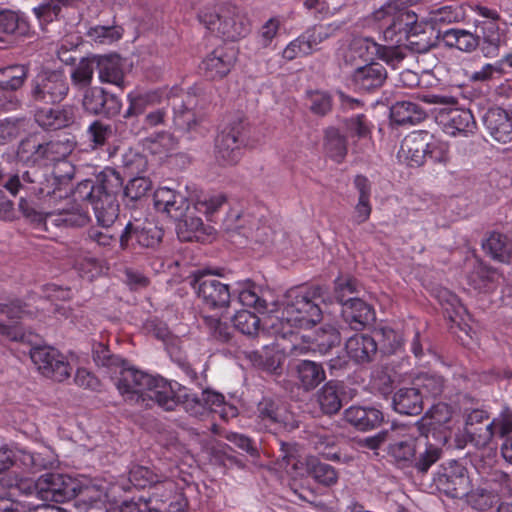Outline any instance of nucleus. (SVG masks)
I'll use <instances>...</instances> for the list:
<instances>
[{
    "label": "nucleus",
    "instance_id": "1",
    "mask_svg": "<svg viewBox=\"0 0 512 512\" xmlns=\"http://www.w3.org/2000/svg\"><path fill=\"white\" fill-rule=\"evenodd\" d=\"M103 366L118 367L119 377L115 385L124 401L142 408H152L155 404L166 411H173L179 405L191 416L207 414V402L201 395L188 393L186 387L176 381H168L161 376H153L129 367L128 363L114 355L104 358Z\"/></svg>",
    "mask_w": 512,
    "mask_h": 512
},
{
    "label": "nucleus",
    "instance_id": "2",
    "mask_svg": "<svg viewBox=\"0 0 512 512\" xmlns=\"http://www.w3.org/2000/svg\"><path fill=\"white\" fill-rule=\"evenodd\" d=\"M123 188V179L112 168L100 172L95 180L85 179L77 184L72 192V200L58 211L48 212L44 224L57 227H83L90 221L87 204L94 211L98 225L109 227L119 216L118 195Z\"/></svg>",
    "mask_w": 512,
    "mask_h": 512
},
{
    "label": "nucleus",
    "instance_id": "3",
    "mask_svg": "<svg viewBox=\"0 0 512 512\" xmlns=\"http://www.w3.org/2000/svg\"><path fill=\"white\" fill-rule=\"evenodd\" d=\"M416 0H389L373 13V19L382 31L383 39L388 44H404L405 48L421 53L429 48L423 22L404 5L413 4Z\"/></svg>",
    "mask_w": 512,
    "mask_h": 512
},
{
    "label": "nucleus",
    "instance_id": "4",
    "mask_svg": "<svg viewBox=\"0 0 512 512\" xmlns=\"http://www.w3.org/2000/svg\"><path fill=\"white\" fill-rule=\"evenodd\" d=\"M400 431L401 438L389 444L388 454L399 467L413 466L418 472L426 473L440 459L442 449L429 443L420 422Z\"/></svg>",
    "mask_w": 512,
    "mask_h": 512
},
{
    "label": "nucleus",
    "instance_id": "5",
    "mask_svg": "<svg viewBox=\"0 0 512 512\" xmlns=\"http://www.w3.org/2000/svg\"><path fill=\"white\" fill-rule=\"evenodd\" d=\"M320 291L319 287L298 286L286 292L280 316H277L284 336L292 334L293 328L309 329L321 321Z\"/></svg>",
    "mask_w": 512,
    "mask_h": 512
},
{
    "label": "nucleus",
    "instance_id": "6",
    "mask_svg": "<svg viewBox=\"0 0 512 512\" xmlns=\"http://www.w3.org/2000/svg\"><path fill=\"white\" fill-rule=\"evenodd\" d=\"M74 174L75 167L67 159L53 163L52 170L32 167L23 173V179L28 183L27 195L49 203L65 198Z\"/></svg>",
    "mask_w": 512,
    "mask_h": 512
},
{
    "label": "nucleus",
    "instance_id": "7",
    "mask_svg": "<svg viewBox=\"0 0 512 512\" xmlns=\"http://www.w3.org/2000/svg\"><path fill=\"white\" fill-rule=\"evenodd\" d=\"M197 19L211 34L224 41L235 42L246 37L251 27L247 15L232 4L205 6L198 11Z\"/></svg>",
    "mask_w": 512,
    "mask_h": 512
},
{
    "label": "nucleus",
    "instance_id": "8",
    "mask_svg": "<svg viewBox=\"0 0 512 512\" xmlns=\"http://www.w3.org/2000/svg\"><path fill=\"white\" fill-rule=\"evenodd\" d=\"M423 101L443 106L437 114L436 120L445 134L453 137H468L476 132L477 123L473 113L469 109L455 107L458 103L455 97L427 94L424 95Z\"/></svg>",
    "mask_w": 512,
    "mask_h": 512
},
{
    "label": "nucleus",
    "instance_id": "9",
    "mask_svg": "<svg viewBox=\"0 0 512 512\" xmlns=\"http://www.w3.org/2000/svg\"><path fill=\"white\" fill-rule=\"evenodd\" d=\"M356 292V280L338 277L335 281V298L342 304V315L351 329L359 331L375 320L371 305L357 297H348Z\"/></svg>",
    "mask_w": 512,
    "mask_h": 512
},
{
    "label": "nucleus",
    "instance_id": "10",
    "mask_svg": "<svg viewBox=\"0 0 512 512\" xmlns=\"http://www.w3.org/2000/svg\"><path fill=\"white\" fill-rule=\"evenodd\" d=\"M39 498L62 503L80 497L85 501L92 488L81 480L58 473H45L36 482Z\"/></svg>",
    "mask_w": 512,
    "mask_h": 512
},
{
    "label": "nucleus",
    "instance_id": "11",
    "mask_svg": "<svg viewBox=\"0 0 512 512\" xmlns=\"http://www.w3.org/2000/svg\"><path fill=\"white\" fill-rule=\"evenodd\" d=\"M248 132V124L241 117L221 130L215 141V157L220 165L231 166L240 161L243 148L249 145Z\"/></svg>",
    "mask_w": 512,
    "mask_h": 512
},
{
    "label": "nucleus",
    "instance_id": "12",
    "mask_svg": "<svg viewBox=\"0 0 512 512\" xmlns=\"http://www.w3.org/2000/svg\"><path fill=\"white\" fill-rule=\"evenodd\" d=\"M75 146L76 141L74 137L70 136L43 144L37 143L34 138H26L20 142L17 154L22 160L47 166L67 159Z\"/></svg>",
    "mask_w": 512,
    "mask_h": 512
},
{
    "label": "nucleus",
    "instance_id": "13",
    "mask_svg": "<svg viewBox=\"0 0 512 512\" xmlns=\"http://www.w3.org/2000/svg\"><path fill=\"white\" fill-rule=\"evenodd\" d=\"M511 493V478L506 472L495 470L477 488L467 490V502L478 511H486L502 497Z\"/></svg>",
    "mask_w": 512,
    "mask_h": 512
},
{
    "label": "nucleus",
    "instance_id": "14",
    "mask_svg": "<svg viewBox=\"0 0 512 512\" xmlns=\"http://www.w3.org/2000/svg\"><path fill=\"white\" fill-rule=\"evenodd\" d=\"M69 83L61 70L43 71L31 83V98L37 103L58 104L69 93Z\"/></svg>",
    "mask_w": 512,
    "mask_h": 512
},
{
    "label": "nucleus",
    "instance_id": "15",
    "mask_svg": "<svg viewBox=\"0 0 512 512\" xmlns=\"http://www.w3.org/2000/svg\"><path fill=\"white\" fill-rule=\"evenodd\" d=\"M30 358L39 373L46 378L63 382L71 376L72 367L69 361L54 347H33L30 350Z\"/></svg>",
    "mask_w": 512,
    "mask_h": 512
},
{
    "label": "nucleus",
    "instance_id": "16",
    "mask_svg": "<svg viewBox=\"0 0 512 512\" xmlns=\"http://www.w3.org/2000/svg\"><path fill=\"white\" fill-rule=\"evenodd\" d=\"M192 287L196 290L198 297L210 308H224L230 303L229 286L215 278L210 270L198 271L194 276Z\"/></svg>",
    "mask_w": 512,
    "mask_h": 512
},
{
    "label": "nucleus",
    "instance_id": "17",
    "mask_svg": "<svg viewBox=\"0 0 512 512\" xmlns=\"http://www.w3.org/2000/svg\"><path fill=\"white\" fill-rule=\"evenodd\" d=\"M182 93V89L173 86L168 89L159 87L154 89L136 88L127 94L128 107L124 112V118L129 119L142 115L147 108L160 104L165 98L176 99Z\"/></svg>",
    "mask_w": 512,
    "mask_h": 512
},
{
    "label": "nucleus",
    "instance_id": "18",
    "mask_svg": "<svg viewBox=\"0 0 512 512\" xmlns=\"http://www.w3.org/2000/svg\"><path fill=\"white\" fill-rule=\"evenodd\" d=\"M163 237V230L150 221H128L120 237L119 243L122 250L136 245L140 247H154Z\"/></svg>",
    "mask_w": 512,
    "mask_h": 512
},
{
    "label": "nucleus",
    "instance_id": "19",
    "mask_svg": "<svg viewBox=\"0 0 512 512\" xmlns=\"http://www.w3.org/2000/svg\"><path fill=\"white\" fill-rule=\"evenodd\" d=\"M434 481L441 491L452 498L465 496L470 484L466 467L456 460L443 464Z\"/></svg>",
    "mask_w": 512,
    "mask_h": 512
},
{
    "label": "nucleus",
    "instance_id": "20",
    "mask_svg": "<svg viewBox=\"0 0 512 512\" xmlns=\"http://www.w3.org/2000/svg\"><path fill=\"white\" fill-rule=\"evenodd\" d=\"M287 420V409L280 399L263 397L257 404L255 422L259 429L272 433L280 430Z\"/></svg>",
    "mask_w": 512,
    "mask_h": 512
},
{
    "label": "nucleus",
    "instance_id": "21",
    "mask_svg": "<svg viewBox=\"0 0 512 512\" xmlns=\"http://www.w3.org/2000/svg\"><path fill=\"white\" fill-rule=\"evenodd\" d=\"M387 71L378 62H369L357 67L348 78L349 86L359 93H371L382 87Z\"/></svg>",
    "mask_w": 512,
    "mask_h": 512
},
{
    "label": "nucleus",
    "instance_id": "22",
    "mask_svg": "<svg viewBox=\"0 0 512 512\" xmlns=\"http://www.w3.org/2000/svg\"><path fill=\"white\" fill-rule=\"evenodd\" d=\"M83 107L91 114L113 117L120 113L122 101L103 88L91 87L84 94Z\"/></svg>",
    "mask_w": 512,
    "mask_h": 512
},
{
    "label": "nucleus",
    "instance_id": "23",
    "mask_svg": "<svg viewBox=\"0 0 512 512\" xmlns=\"http://www.w3.org/2000/svg\"><path fill=\"white\" fill-rule=\"evenodd\" d=\"M236 59L237 53L234 48L220 45L206 55L201 63V69L211 80L222 79L229 74Z\"/></svg>",
    "mask_w": 512,
    "mask_h": 512
},
{
    "label": "nucleus",
    "instance_id": "24",
    "mask_svg": "<svg viewBox=\"0 0 512 512\" xmlns=\"http://www.w3.org/2000/svg\"><path fill=\"white\" fill-rule=\"evenodd\" d=\"M430 133L426 130H415L404 137L397 157L409 167H420L425 163L426 140Z\"/></svg>",
    "mask_w": 512,
    "mask_h": 512
},
{
    "label": "nucleus",
    "instance_id": "25",
    "mask_svg": "<svg viewBox=\"0 0 512 512\" xmlns=\"http://www.w3.org/2000/svg\"><path fill=\"white\" fill-rule=\"evenodd\" d=\"M483 125L489 135L497 142H512V120L509 111L501 107L489 108L483 116Z\"/></svg>",
    "mask_w": 512,
    "mask_h": 512
},
{
    "label": "nucleus",
    "instance_id": "26",
    "mask_svg": "<svg viewBox=\"0 0 512 512\" xmlns=\"http://www.w3.org/2000/svg\"><path fill=\"white\" fill-rule=\"evenodd\" d=\"M153 200L157 211L167 213L176 220L186 215L190 205L186 196L168 187H159L154 192Z\"/></svg>",
    "mask_w": 512,
    "mask_h": 512
},
{
    "label": "nucleus",
    "instance_id": "27",
    "mask_svg": "<svg viewBox=\"0 0 512 512\" xmlns=\"http://www.w3.org/2000/svg\"><path fill=\"white\" fill-rule=\"evenodd\" d=\"M36 123L46 131H56L72 126L76 120V109L71 105L61 108H41L35 112Z\"/></svg>",
    "mask_w": 512,
    "mask_h": 512
},
{
    "label": "nucleus",
    "instance_id": "28",
    "mask_svg": "<svg viewBox=\"0 0 512 512\" xmlns=\"http://www.w3.org/2000/svg\"><path fill=\"white\" fill-rule=\"evenodd\" d=\"M28 183L24 179H20L18 175H7L4 172L2 164L0 163V212L7 211L12 208L11 200L6 198L5 191L8 192L12 197H16L20 191L25 192V196H20L19 207L28 216L27 201L25 197L27 195Z\"/></svg>",
    "mask_w": 512,
    "mask_h": 512
},
{
    "label": "nucleus",
    "instance_id": "29",
    "mask_svg": "<svg viewBox=\"0 0 512 512\" xmlns=\"http://www.w3.org/2000/svg\"><path fill=\"white\" fill-rule=\"evenodd\" d=\"M346 353L357 364L373 361L378 353L377 340L368 334H355L345 344Z\"/></svg>",
    "mask_w": 512,
    "mask_h": 512
},
{
    "label": "nucleus",
    "instance_id": "30",
    "mask_svg": "<svg viewBox=\"0 0 512 512\" xmlns=\"http://www.w3.org/2000/svg\"><path fill=\"white\" fill-rule=\"evenodd\" d=\"M249 359L253 366L268 374L277 376L283 371L286 355L277 345H272L265 346L260 351L251 352Z\"/></svg>",
    "mask_w": 512,
    "mask_h": 512
},
{
    "label": "nucleus",
    "instance_id": "31",
    "mask_svg": "<svg viewBox=\"0 0 512 512\" xmlns=\"http://www.w3.org/2000/svg\"><path fill=\"white\" fill-rule=\"evenodd\" d=\"M423 397L419 388L403 387L393 395L392 406L394 410L403 415H418L423 410Z\"/></svg>",
    "mask_w": 512,
    "mask_h": 512
},
{
    "label": "nucleus",
    "instance_id": "32",
    "mask_svg": "<svg viewBox=\"0 0 512 512\" xmlns=\"http://www.w3.org/2000/svg\"><path fill=\"white\" fill-rule=\"evenodd\" d=\"M345 420L361 431L378 427L383 421V413L374 407L351 406L345 410Z\"/></svg>",
    "mask_w": 512,
    "mask_h": 512
},
{
    "label": "nucleus",
    "instance_id": "33",
    "mask_svg": "<svg viewBox=\"0 0 512 512\" xmlns=\"http://www.w3.org/2000/svg\"><path fill=\"white\" fill-rule=\"evenodd\" d=\"M96 68L102 83L125 87V75L118 56H96Z\"/></svg>",
    "mask_w": 512,
    "mask_h": 512
},
{
    "label": "nucleus",
    "instance_id": "34",
    "mask_svg": "<svg viewBox=\"0 0 512 512\" xmlns=\"http://www.w3.org/2000/svg\"><path fill=\"white\" fill-rule=\"evenodd\" d=\"M484 252L493 260L512 264V239L499 232H491L483 241Z\"/></svg>",
    "mask_w": 512,
    "mask_h": 512
},
{
    "label": "nucleus",
    "instance_id": "35",
    "mask_svg": "<svg viewBox=\"0 0 512 512\" xmlns=\"http://www.w3.org/2000/svg\"><path fill=\"white\" fill-rule=\"evenodd\" d=\"M129 482L135 488L144 489L146 487H154V490L165 488L172 492L175 489V482L169 479L161 481L159 476L151 469L144 466H134L129 471Z\"/></svg>",
    "mask_w": 512,
    "mask_h": 512
},
{
    "label": "nucleus",
    "instance_id": "36",
    "mask_svg": "<svg viewBox=\"0 0 512 512\" xmlns=\"http://www.w3.org/2000/svg\"><path fill=\"white\" fill-rule=\"evenodd\" d=\"M439 301L444 309L445 316L454 324H456L460 330L468 334L465 323V318H470L467 309L460 302V299L454 293L448 290H442L439 294Z\"/></svg>",
    "mask_w": 512,
    "mask_h": 512
},
{
    "label": "nucleus",
    "instance_id": "37",
    "mask_svg": "<svg viewBox=\"0 0 512 512\" xmlns=\"http://www.w3.org/2000/svg\"><path fill=\"white\" fill-rule=\"evenodd\" d=\"M295 370L300 385L306 391L315 389L326 379L323 367L313 361L302 360L296 365Z\"/></svg>",
    "mask_w": 512,
    "mask_h": 512
},
{
    "label": "nucleus",
    "instance_id": "38",
    "mask_svg": "<svg viewBox=\"0 0 512 512\" xmlns=\"http://www.w3.org/2000/svg\"><path fill=\"white\" fill-rule=\"evenodd\" d=\"M463 18L461 7L455 4L443 5L433 8L429 11L428 16L424 19V30L429 25L432 29L440 30L442 25L458 22Z\"/></svg>",
    "mask_w": 512,
    "mask_h": 512
},
{
    "label": "nucleus",
    "instance_id": "39",
    "mask_svg": "<svg viewBox=\"0 0 512 512\" xmlns=\"http://www.w3.org/2000/svg\"><path fill=\"white\" fill-rule=\"evenodd\" d=\"M442 39L447 46L463 52H472L479 45L478 36L464 29H447L443 32Z\"/></svg>",
    "mask_w": 512,
    "mask_h": 512
},
{
    "label": "nucleus",
    "instance_id": "40",
    "mask_svg": "<svg viewBox=\"0 0 512 512\" xmlns=\"http://www.w3.org/2000/svg\"><path fill=\"white\" fill-rule=\"evenodd\" d=\"M324 148L327 155L337 163H341L347 154V139L335 127L325 131Z\"/></svg>",
    "mask_w": 512,
    "mask_h": 512
},
{
    "label": "nucleus",
    "instance_id": "41",
    "mask_svg": "<svg viewBox=\"0 0 512 512\" xmlns=\"http://www.w3.org/2000/svg\"><path fill=\"white\" fill-rule=\"evenodd\" d=\"M28 67L22 64L0 68V89L15 91L21 88L27 78Z\"/></svg>",
    "mask_w": 512,
    "mask_h": 512
},
{
    "label": "nucleus",
    "instance_id": "42",
    "mask_svg": "<svg viewBox=\"0 0 512 512\" xmlns=\"http://www.w3.org/2000/svg\"><path fill=\"white\" fill-rule=\"evenodd\" d=\"M96 56L81 58L71 71V82L78 89H88L93 81Z\"/></svg>",
    "mask_w": 512,
    "mask_h": 512
},
{
    "label": "nucleus",
    "instance_id": "43",
    "mask_svg": "<svg viewBox=\"0 0 512 512\" xmlns=\"http://www.w3.org/2000/svg\"><path fill=\"white\" fill-rule=\"evenodd\" d=\"M512 433V413L506 411L500 415L499 418L493 419L490 423L485 425L479 437L483 444H488L494 436L505 437Z\"/></svg>",
    "mask_w": 512,
    "mask_h": 512
},
{
    "label": "nucleus",
    "instance_id": "44",
    "mask_svg": "<svg viewBox=\"0 0 512 512\" xmlns=\"http://www.w3.org/2000/svg\"><path fill=\"white\" fill-rule=\"evenodd\" d=\"M483 29L482 41H479V47L485 57L493 58L499 55L502 43L499 28L495 24H485Z\"/></svg>",
    "mask_w": 512,
    "mask_h": 512
},
{
    "label": "nucleus",
    "instance_id": "45",
    "mask_svg": "<svg viewBox=\"0 0 512 512\" xmlns=\"http://www.w3.org/2000/svg\"><path fill=\"white\" fill-rule=\"evenodd\" d=\"M343 26L342 22H331L327 24H317L307 28L304 33L309 40L314 51L318 50V46L334 36Z\"/></svg>",
    "mask_w": 512,
    "mask_h": 512
},
{
    "label": "nucleus",
    "instance_id": "46",
    "mask_svg": "<svg viewBox=\"0 0 512 512\" xmlns=\"http://www.w3.org/2000/svg\"><path fill=\"white\" fill-rule=\"evenodd\" d=\"M413 384L422 392V395L437 397L441 395L444 389V378L436 373H420Z\"/></svg>",
    "mask_w": 512,
    "mask_h": 512
},
{
    "label": "nucleus",
    "instance_id": "47",
    "mask_svg": "<svg viewBox=\"0 0 512 512\" xmlns=\"http://www.w3.org/2000/svg\"><path fill=\"white\" fill-rule=\"evenodd\" d=\"M318 402L325 414L332 415L337 413L342 406L337 385L332 381L327 382L318 395Z\"/></svg>",
    "mask_w": 512,
    "mask_h": 512
},
{
    "label": "nucleus",
    "instance_id": "48",
    "mask_svg": "<svg viewBox=\"0 0 512 512\" xmlns=\"http://www.w3.org/2000/svg\"><path fill=\"white\" fill-rule=\"evenodd\" d=\"M74 269L83 279L92 281L102 272V266L98 258L88 254H79L74 259Z\"/></svg>",
    "mask_w": 512,
    "mask_h": 512
},
{
    "label": "nucleus",
    "instance_id": "49",
    "mask_svg": "<svg viewBox=\"0 0 512 512\" xmlns=\"http://www.w3.org/2000/svg\"><path fill=\"white\" fill-rule=\"evenodd\" d=\"M470 279L475 289L487 293L495 289L498 273L492 267L480 265Z\"/></svg>",
    "mask_w": 512,
    "mask_h": 512
},
{
    "label": "nucleus",
    "instance_id": "50",
    "mask_svg": "<svg viewBox=\"0 0 512 512\" xmlns=\"http://www.w3.org/2000/svg\"><path fill=\"white\" fill-rule=\"evenodd\" d=\"M123 28L121 26H102L96 25L90 27L86 33L87 37L98 44H112L120 40L123 36Z\"/></svg>",
    "mask_w": 512,
    "mask_h": 512
},
{
    "label": "nucleus",
    "instance_id": "51",
    "mask_svg": "<svg viewBox=\"0 0 512 512\" xmlns=\"http://www.w3.org/2000/svg\"><path fill=\"white\" fill-rule=\"evenodd\" d=\"M376 334L380 337L378 351L385 355L395 354L403 346L401 334L390 327H381L376 330Z\"/></svg>",
    "mask_w": 512,
    "mask_h": 512
},
{
    "label": "nucleus",
    "instance_id": "52",
    "mask_svg": "<svg viewBox=\"0 0 512 512\" xmlns=\"http://www.w3.org/2000/svg\"><path fill=\"white\" fill-rule=\"evenodd\" d=\"M427 147L425 152V160L428 158L433 163L446 165L450 161L449 143L435 138L430 134V138L426 140Z\"/></svg>",
    "mask_w": 512,
    "mask_h": 512
},
{
    "label": "nucleus",
    "instance_id": "53",
    "mask_svg": "<svg viewBox=\"0 0 512 512\" xmlns=\"http://www.w3.org/2000/svg\"><path fill=\"white\" fill-rule=\"evenodd\" d=\"M419 107L410 101H398L391 107L392 120L400 125L414 123L419 119Z\"/></svg>",
    "mask_w": 512,
    "mask_h": 512
},
{
    "label": "nucleus",
    "instance_id": "54",
    "mask_svg": "<svg viewBox=\"0 0 512 512\" xmlns=\"http://www.w3.org/2000/svg\"><path fill=\"white\" fill-rule=\"evenodd\" d=\"M314 52L309 40L303 32L286 45L282 51V57L286 61H292L296 58L310 56Z\"/></svg>",
    "mask_w": 512,
    "mask_h": 512
},
{
    "label": "nucleus",
    "instance_id": "55",
    "mask_svg": "<svg viewBox=\"0 0 512 512\" xmlns=\"http://www.w3.org/2000/svg\"><path fill=\"white\" fill-rule=\"evenodd\" d=\"M232 321L233 327L247 336L257 335L260 329V318L248 310L238 311Z\"/></svg>",
    "mask_w": 512,
    "mask_h": 512
},
{
    "label": "nucleus",
    "instance_id": "56",
    "mask_svg": "<svg viewBox=\"0 0 512 512\" xmlns=\"http://www.w3.org/2000/svg\"><path fill=\"white\" fill-rule=\"evenodd\" d=\"M205 233L204 223L201 218L191 217L178 225L177 235L181 241H200Z\"/></svg>",
    "mask_w": 512,
    "mask_h": 512
},
{
    "label": "nucleus",
    "instance_id": "57",
    "mask_svg": "<svg viewBox=\"0 0 512 512\" xmlns=\"http://www.w3.org/2000/svg\"><path fill=\"white\" fill-rule=\"evenodd\" d=\"M309 472L312 478L319 484L330 487L337 483L338 473L335 468L320 461L310 464Z\"/></svg>",
    "mask_w": 512,
    "mask_h": 512
},
{
    "label": "nucleus",
    "instance_id": "58",
    "mask_svg": "<svg viewBox=\"0 0 512 512\" xmlns=\"http://www.w3.org/2000/svg\"><path fill=\"white\" fill-rule=\"evenodd\" d=\"M28 31V24L12 11L0 12V32L5 34L24 35Z\"/></svg>",
    "mask_w": 512,
    "mask_h": 512
},
{
    "label": "nucleus",
    "instance_id": "59",
    "mask_svg": "<svg viewBox=\"0 0 512 512\" xmlns=\"http://www.w3.org/2000/svg\"><path fill=\"white\" fill-rule=\"evenodd\" d=\"M101 228L92 226L86 232L84 241L87 244L94 245V248H112L116 243V238L109 232V227Z\"/></svg>",
    "mask_w": 512,
    "mask_h": 512
},
{
    "label": "nucleus",
    "instance_id": "60",
    "mask_svg": "<svg viewBox=\"0 0 512 512\" xmlns=\"http://www.w3.org/2000/svg\"><path fill=\"white\" fill-rule=\"evenodd\" d=\"M381 44H378L371 38H357L351 44L352 51L364 61L374 62L379 54Z\"/></svg>",
    "mask_w": 512,
    "mask_h": 512
},
{
    "label": "nucleus",
    "instance_id": "61",
    "mask_svg": "<svg viewBox=\"0 0 512 512\" xmlns=\"http://www.w3.org/2000/svg\"><path fill=\"white\" fill-rule=\"evenodd\" d=\"M226 202V196L222 193L213 195H204L195 202V209L206 215L208 220H211L214 213Z\"/></svg>",
    "mask_w": 512,
    "mask_h": 512
},
{
    "label": "nucleus",
    "instance_id": "62",
    "mask_svg": "<svg viewBox=\"0 0 512 512\" xmlns=\"http://www.w3.org/2000/svg\"><path fill=\"white\" fill-rule=\"evenodd\" d=\"M310 111L318 116H325L332 109V98L327 92L309 91L307 93Z\"/></svg>",
    "mask_w": 512,
    "mask_h": 512
},
{
    "label": "nucleus",
    "instance_id": "63",
    "mask_svg": "<svg viewBox=\"0 0 512 512\" xmlns=\"http://www.w3.org/2000/svg\"><path fill=\"white\" fill-rule=\"evenodd\" d=\"M281 27L279 17H271L268 19L257 32V43L261 48H268L271 46L274 39L277 37Z\"/></svg>",
    "mask_w": 512,
    "mask_h": 512
},
{
    "label": "nucleus",
    "instance_id": "64",
    "mask_svg": "<svg viewBox=\"0 0 512 512\" xmlns=\"http://www.w3.org/2000/svg\"><path fill=\"white\" fill-rule=\"evenodd\" d=\"M24 119L16 117H8L0 120V145H5L16 139L22 127Z\"/></svg>",
    "mask_w": 512,
    "mask_h": 512
}]
</instances>
